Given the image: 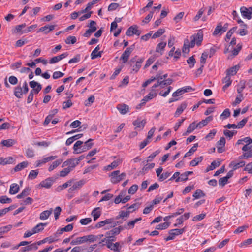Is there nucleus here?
<instances>
[{"label": "nucleus", "mask_w": 252, "mask_h": 252, "mask_svg": "<svg viewBox=\"0 0 252 252\" xmlns=\"http://www.w3.org/2000/svg\"><path fill=\"white\" fill-rule=\"evenodd\" d=\"M12 201L11 199L6 196H0V202L2 204L10 203Z\"/></svg>", "instance_id": "61"}, {"label": "nucleus", "mask_w": 252, "mask_h": 252, "mask_svg": "<svg viewBox=\"0 0 252 252\" xmlns=\"http://www.w3.org/2000/svg\"><path fill=\"white\" fill-rule=\"evenodd\" d=\"M29 88L26 81L23 84V87L19 85L14 88V94L18 98H22L23 94H26L28 92Z\"/></svg>", "instance_id": "2"}, {"label": "nucleus", "mask_w": 252, "mask_h": 252, "mask_svg": "<svg viewBox=\"0 0 252 252\" xmlns=\"http://www.w3.org/2000/svg\"><path fill=\"white\" fill-rule=\"evenodd\" d=\"M17 143L15 139H8L7 140H3L1 142V144L3 146L7 147H10Z\"/></svg>", "instance_id": "26"}, {"label": "nucleus", "mask_w": 252, "mask_h": 252, "mask_svg": "<svg viewBox=\"0 0 252 252\" xmlns=\"http://www.w3.org/2000/svg\"><path fill=\"white\" fill-rule=\"evenodd\" d=\"M74 180H69L65 183L63 184L62 185L59 186L57 188V191H60L61 190H63L64 189H65L67 188L69 186H71L72 185V184L73 183V181Z\"/></svg>", "instance_id": "34"}, {"label": "nucleus", "mask_w": 252, "mask_h": 252, "mask_svg": "<svg viewBox=\"0 0 252 252\" xmlns=\"http://www.w3.org/2000/svg\"><path fill=\"white\" fill-rule=\"evenodd\" d=\"M30 190L31 189L29 187H26L21 193L17 195L16 197L18 199H21L28 196L30 194Z\"/></svg>", "instance_id": "36"}, {"label": "nucleus", "mask_w": 252, "mask_h": 252, "mask_svg": "<svg viewBox=\"0 0 252 252\" xmlns=\"http://www.w3.org/2000/svg\"><path fill=\"white\" fill-rule=\"evenodd\" d=\"M240 11L242 16L244 18H246L248 19H251L252 16L251 15V12L249 11V9L247 7L243 6L240 8Z\"/></svg>", "instance_id": "27"}, {"label": "nucleus", "mask_w": 252, "mask_h": 252, "mask_svg": "<svg viewBox=\"0 0 252 252\" xmlns=\"http://www.w3.org/2000/svg\"><path fill=\"white\" fill-rule=\"evenodd\" d=\"M117 108L121 114H125L129 111L128 106L125 104L118 105Z\"/></svg>", "instance_id": "24"}, {"label": "nucleus", "mask_w": 252, "mask_h": 252, "mask_svg": "<svg viewBox=\"0 0 252 252\" xmlns=\"http://www.w3.org/2000/svg\"><path fill=\"white\" fill-rule=\"evenodd\" d=\"M101 214V211L100 207L95 208L93 210L91 213L94 221H95L100 216Z\"/></svg>", "instance_id": "25"}, {"label": "nucleus", "mask_w": 252, "mask_h": 252, "mask_svg": "<svg viewBox=\"0 0 252 252\" xmlns=\"http://www.w3.org/2000/svg\"><path fill=\"white\" fill-rule=\"evenodd\" d=\"M248 121V117H246L239 122L237 125L238 129L242 128Z\"/></svg>", "instance_id": "58"}, {"label": "nucleus", "mask_w": 252, "mask_h": 252, "mask_svg": "<svg viewBox=\"0 0 252 252\" xmlns=\"http://www.w3.org/2000/svg\"><path fill=\"white\" fill-rule=\"evenodd\" d=\"M12 228V225H8L7 226L0 227V234H4L10 231Z\"/></svg>", "instance_id": "56"}, {"label": "nucleus", "mask_w": 252, "mask_h": 252, "mask_svg": "<svg viewBox=\"0 0 252 252\" xmlns=\"http://www.w3.org/2000/svg\"><path fill=\"white\" fill-rule=\"evenodd\" d=\"M56 25H45L43 27L39 28L37 31V32H44V34H47L52 31L54 30L55 28Z\"/></svg>", "instance_id": "14"}, {"label": "nucleus", "mask_w": 252, "mask_h": 252, "mask_svg": "<svg viewBox=\"0 0 252 252\" xmlns=\"http://www.w3.org/2000/svg\"><path fill=\"white\" fill-rule=\"evenodd\" d=\"M223 33L222 31V25L221 24V23H219L216 26V27L215 29V30L214 32H213V35H216L219 34L220 35L222 34Z\"/></svg>", "instance_id": "45"}, {"label": "nucleus", "mask_w": 252, "mask_h": 252, "mask_svg": "<svg viewBox=\"0 0 252 252\" xmlns=\"http://www.w3.org/2000/svg\"><path fill=\"white\" fill-rule=\"evenodd\" d=\"M185 231L184 228L182 229H173L169 231V236L164 238V240L165 241H168L169 240H173L176 236H178L179 235L182 234Z\"/></svg>", "instance_id": "6"}, {"label": "nucleus", "mask_w": 252, "mask_h": 252, "mask_svg": "<svg viewBox=\"0 0 252 252\" xmlns=\"http://www.w3.org/2000/svg\"><path fill=\"white\" fill-rule=\"evenodd\" d=\"M53 212L52 208H50L48 210H45L43 211L40 214L39 219L41 220H45L47 219L51 215Z\"/></svg>", "instance_id": "21"}, {"label": "nucleus", "mask_w": 252, "mask_h": 252, "mask_svg": "<svg viewBox=\"0 0 252 252\" xmlns=\"http://www.w3.org/2000/svg\"><path fill=\"white\" fill-rule=\"evenodd\" d=\"M41 89V85H39L38 86V87H36V88H35V89H32L30 91V94L27 98L28 103H30L32 101L33 99L34 94H38L40 91Z\"/></svg>", "instance_id": "12"}, {"label": "nucleus", "mask_w": 252, "mask_h": 252, "mask_svg": "<svg viewBox=\"0 0 252 252\" xmlns=\"http://www.w3.org/2000/svg\"><path fill=\"white\" fill-rule=\"evenodd\" d=\"M70 252H88L87 250V247L84 246H76L74 247Z\"/></svg>", "instance_id": "44"}, {"label": "nucleus", "mask_w": 252, "mask_h": 252, "mask_svg": "<svg viewBox=\"0 0 252 252\" xmlns=\"http://www.w3.org/2000/svg\"><path fill=\"white\" fill-rule=\"evenodd\" d=\"M84 243H86L85 236L76 238L75 240H72L70 242V244L72 245H76Z\"/></svg>", "instance_id": "35"}, {"label": "nucleus", "mask_w": 252, "mask_h": 252, "mask_svg": "<svg viewBox=\"0 0 252 252\" xmlns=\"http://www.w3.org/2000/svg\"><path fill=\"white\" fill-rule=\"evenodd\" d=\"M187 106V103L186 102H183L180 105V106L177 108L174 114V116L175 117H178V116H179V115H181L184 111V110L186 108Z\"/></svg>", "instance_id": "19"}, {"label": "nucleus", "mask_w": 252, "mask_h": 252, "mask_svg": "<svg viewBox=\"0 0 252 252\" xmlns=\"http://www.w3.org/2000/svg\"><path fill=\"white\" fill-rule=\"evenodd\" d=\"M126 174L125 173H122L120 174L119 170H115L111 173V182L113 184H117L126 177Z\"/></svg>", "instance_id": "3"}, {"label": "nucleus", "mask_w": 252, "mask_h": 252, "mask_svg": "<svg viewBox=\"0 0 252 252\" xmlns=\"http://www.w3.org/2000/svg\"><path fill=\"white\" fill-rule=\"evenodd\" d=\"M242 150L244 152L239 157L240 159H247L252 157V145L250 144H245L242 147Z\"/></svg>", "instance_id": "5"}, {"label": "nucleus", "mask_w": 252, "mask_h": 252, "mask_svg": "<svg viewBox=\"0 0 252 252\" xmlns=\"http://www.w3.org/2000/svg\"><path fill=\"white\" fill-rule=\"evenodd\" d=\"M239 64L233 66L226 70V75L230 76L235 75L240 68Z\"/></svg>", "instance_id": "16"}, {"label": "nucleus", "mask_w": 252, "mask_h": 252, "mask_svg": "<svg viewBox=\"0 0 252 252\" xmlns=\"http://www.w3.org/2000/svg\"><path fill=\"white\" fill-rule=\"evenodd\" d=\"M197 147L198 144H194L193 146L188 152H187L185 154L184 157H187L191 156L194 152H195L196 151Z\"/></svg>", "instance_id": "52"}, {"label": "nucleus", "mask_w": 252, "mask_h": 252, "mask_svg": "<svg viewBox=\"0 0 252 252\" xmlns=\"http://www.w3.org/2000/svg\"><path fill=\"white\" fill-rule=\"evenodd\" d=\"M63 162L62 159H58L52 163V164L49 167L48 170L51 171L58 167Z\"/></svg>", "instance_id": "46"}, {"label": "nucleus", "mask_w": 252, "mask_h": 252, "mask_svg": "<svg viewBox=\"0 0 252 252\" xmlns=\"http://www.w3.org/2000/svg\"><path fill=\"white\" fill-rule=\"evenodd\" d=\"M245 165V162L244 161H241L239 162H235V161H232L230 163V165L232 166L233 169L234 170H236L237 169L244 166Z\"/></svg>", "instance_id": "42"}, {"label": "nucleus", "mask_w": 252, "mask_h": 252, "mask_svg": "<svg viewBox=\"0 0 252 252\" xmlns=\"http://www.w3.org/2000/svg\"><path fill=\"white\" fill-rule=\"evenodd\" d=\"M157 95V93L156 92H154L152 90L147 94L146 95L145 97L146 99H147V101L151 100L154 97H156Z\"/></svg>", "instance_id": "64"}, {"label": "nucleus", "mask_w": 252, "mask_h": 252, "mask_svg": "<svg viewBox=\"0 0 252 252\" xmlns=\"http://www.w3.org/2000/svg\"><path fill=\"white\" fill-rule=\"evenodd\" d=\"M120 160H117L113 161L110 164L105 167V169L106 170H111L116 168L120 164Z\"/></svg>", "instance_id": "41"}, {"label": "nucleus", "mask_w": 252, "mask_h": 252, "mask_svg": "<svg viewBox=\"0 0 252 252\" xmlns=\"http://www.w3.org/2000/svg\"><path fill=\"white\" fill-rule=\"evenodd\" d=\"M77 41L76 38L73 36H68L65 40V42L67 44H73Z\"/></svg>", "instance_id": "49"}, {"label": "nucleus", "mask_w": 252, "mask_h": 252, "mask_svg": "<svg viewBox=\"0 0 252 252\" xmlns=\"http://www.w3.org/2000/svg\"><path fill=\"white\" fill-rule=\"evenodd\" d=\"M225 139L223 137H221L220 140L217 142V148L219 153H221L225 151L224 147L225 146Z\"/></svg>", "instance_id": "11"}, {"label": "nucleus", "mask_w": 252, "mask_h": 252, "mask_svg": "<svg viewBox=\"0 0 252 252\" xmlns=\"http://www.w3.org/2000/svg\"><path fill=\"white\" fill-rule=\"evenodd\" d=\"M223 133L225 136L228 137L230 139L234 134L237 133V131L235 130L230 131L228 130H225L223 131Z\"/></svg>", "instance_id": "60"}, {"label": "nucleus", "mask_w": 252, "mask_h": 252, "mask_svg": "<svg viewBox=\"0 0 252 252\" xmlns=\"http://www.w3.org/2000/svg\"><path fill=\"white\" fill-rule=\"evenodd\" d=\"M29 163L28 161H23L18 164L14 168L15 172H18L22 170V169L26 168Z\"/></svg>", "instance_id": "32"}, {"label": "nucleus", "mask_w": 252, "mask_h": 252, "mask_svg": "<svg viewBox=\"0 0 252 252\" xmlns=\"http://www.w3.org/2000/svg\"><path fill=\"white\" fill-rule=\"evenodd\" d=\"M187 62L188 63L189 67L191 68L194 66V64L196 63V60L193 56H191L187 60Z\"/></svg>", "instance_id": "59"}, {"label": "nucleus", "mask_w": 252, "mask_h": 252, "mask_svg": "<svg viewBox=\"0 0 252 252\" xmlns=\"http://www.w3.org/2000/svg\"><path fill=\"white\" fill-rule=\"evenodd\" d=\"M241 49H242V45L240 44H237L236 48H234L232 51V56L234 57V56H237L239 52L241 51Z\"/></svg>", "instance_id": "62"}, {"label": "nucleus", "mask_w": 252, "mask_h": 252, "mask_svg": "<svg viewBox=\"0 0 252 252\" xmlns=\"http://www.w3.org/2000/svg\"><path fill=\"white\" fill-rule=\"evenodd\" d=\"M83 144V142L81 141H77L75 142L73 146V153L74 154H80L81 153V148L80 149V147H82Z\"/></svg>", "instance_id": "31"}, {"label": "nucleus", "mask_w": 252, "mask_h": 252, "mask_svg": "<svg viewBox=\"0 0 252 252\" xmlns=\"http://www.w3.org/2000/svg\"><path fill=\"white\" fill-rule=\"evenodd\" d=\"M137 29L136 26H130L126 31V35L128 36H132L136 33Z\"/></svg>", "instance_id": "43"}, {"label": "nucleus", "mask_w": 252, "mask_h": 252, "mask_svg": "<svg viewBox=\"0 0 252 252\" xmlns=\"http://www.w3.org/2000/svg\"><path fill=\"white\" fill-rule=\"evenodd\" d=\"M15 159L12 157H8L5 158L1 157V165L10 164L15 163Z\"/></svg>", "instance_id": "28"}, {"label": "nucleus", "mask_w": 252, "mask_h": 252, "mask_svg": "<svg viewBox=\"0 0 252 252\" xmlns=\"http://www.w3.org/2000/svg\"><path fill=\"white\" fill-rule=\"evenodd\" d=\"M100 49L99 45H97L95 49L92 51L91 54V59H94L98 57H101L102 55V51L97 52Z\"/></svg>", "instance_id": "23"}, {"label": "nucleus", "mask_w": 252, "mask_h": 252, "mask_svg": "<svg viewBox=\"0 0 252 252\" xmlns=\"http://www.w3.org/2000/svg\"><path fill=\"white\" fill-rule=\"evenodd\" d=\"M135 48V45L132 44L129 47H127L125 51L123 52L121 56L120 59L122 60L123 63H126L128 61L129 57Z\"/></svg>", "instance_id": "7"}, {"label": "nucleus", "mask_w": 252, "mask_h": 252, "mask_svg": "<svg viewBox=\"0 0 252 252\" xmlns=\"http://www.w3.org/2000/svg\"><path fill=\"white\" fill-rule=\"evenodd\" d=\"M56 241H57V239H56V238H54L53 236H51L50 237H46L42 240H40L39 241L36 242V244H37V246H38V245H40L44 244L46 242H49V243H53Z\"/></svg>", "instance_id": "20"}, {"label": "nucleus", "mask_w": 252, "mask_h": 252, "mask_svg": "<svg viewBox=\"0 0 252 252\" xmlns=\"http://www.w3.org/2000/svg\"><path fill=\"white\" fill-rule=\"evenodd\" d=\"M104 236L105 237L98 242V245L100 247L107 246L108 244H112L113 242L116 240L115 235H108V233H106Z\"/></svg>", "instance_id": "4"}, {"label": "nucleus", "mask_w": 252, "mask_h": 252, "mask_svg": "<svg viewBox=\"0 0 252 252\" xmlns=\"http://www.w3.org/2000/svg\"><path fill=\"white\" fill-rule=\"evenodd\" d=\"M93 140L92 139H89L88 141L85 142L84 144L80 147V149L81 148V153L86 151L87 150L90 149L92 147L93 144L91 143Z\"/></svg>", "instance_id": "29"}, {"label": "nucleus", "mask_w": 252, "mask_h": 252, "mask_svg": "<svg viewBox=\"0 0 252 252\" xmlns=\"http://www.w3.org/2000/svg\"><path fill=\"white\" fill-rule=\"evenodd\" d=\"M222 82L223 84H225L222 87L223 91H225L227 88L231 85L232 80L229 75H226V76L223 78Z\"/></svg>", "instance_id": "17"}, {"label": "nucleus", "mask_w": 252, "mask_h": 252, "mask_svg": "<svg viewBox=\"0 0 252 252\" xmlns=\"http://www.w3.org/2000/svg\"><path fill=\"white\" fill-rule=\"evenodd\" d=\"M132 212L133 211L131 210H127L126 211H120L119 215L115 217V219L118 220L120 218H124V217L128 218L129 216V214Z\"/></svg>", "instance_id": "37"}, {"label": "nucleus", "mask_w": 252, "mask_h": 252, "mask_svg": "<svg viewBox=\"0 0 252 252\" xmlns=\"http://www.w3.org/2000/svg\"><path fill=\"white\" fill-rule=\"evenodd\" d=\"M104 236L103 234H99L98 235H94L90 234L85 236L86 242H89V243H93L98 240L102 239Z\"/></svg>", "instance_id": "10"}, {"label": "nucleus", "mask_w": 252, "mask_h": 252, "mask_svg": "<svg viewBox=\"0 0 252 252\" xmlns=\"http://www.w3.org/2000/svg\"><path fill=\"white\" fill-rule=\"evenodd\" d=\"M38 247L37 246L36 243H32L30 245H28L26 247L22 248L20 249L21 252H25L26 251H30L32 250H37Z\"/></svg>", "instance_id": "22"}, {"label": "nucleus", "mask_w": 252, "mask_h": 252, "mask_svg": "<svg viewBox=\"0 0 252 252\" xmlns=\"http://www.w3.org/2000/svg\"><path fill=\"white\" fill-rule=\"evenodd\" d=\"M38 173L39 172L38 170H31L29 174L28 178L31 180L36 178L38 174Z\"/></svg>", "instance_id": "54"}, {"label": "nucleus", "mask_w": 252, "mask_h": 252, "mask_svg": "<svg viewBox=\"0 0 252 252\" xmlns=\"http://www.w3.org/2000/svg\"><path fill=\"white\" fill-rule=\"evenodd\" d=\"M196 128H197V127L196 126L195 123L193 122L189 125V126L187 128V131L184 133L183 135L184 136L187 135L191 133Z\"/></svg>", "instance_id": "38"}, {"label": "nucleus", "mask_w": 252, "mask_h": 252, "mask_svg": "<svg viewBox=\"0 0 252 252\" xmlns=\"http://www.w3.org/2000/svg\"><path fill=\"white\" fill-rule=\"evenodd\" d=\"M205 196V194L203 193L202 190L201 189H197L195 192L193 194V197L194 199H199L201 197H204Z\"/></svg>", "instance_id": "47"}, {"label": "nucleus", "mask_w": 252, "mask_h": 252, "mask_svg": "<svg viewBox=\"0 0 252 252\" xmlns=\"http://www.w3.org/2000/svg\"><path fill=\"white\" fill-rule=\"evenodd\" d=\"M47 225V223H39L34 227L32 229L35 234L42 231L44 229V226Z\"/></svg>", "instance_id": "39"}, {"label": "nucleus", "mask_w": 252, "mask_h": 252, "mask_svg": "<svg viewBox=\"0 0 252 252\" xmlns=\"http://www.w3.org/2000/svg\"><path fill=\"white\" fill-rule=\"evenodd\" d=\"M230 115V112L229 109H226L220 116V118L222 120H225L228 118Z\"/></svg>", "instance_id": "55"}, {"label": "nucleus", "mask_w": 252, "mask_h": 252, "mask_svg": "<svg viewBox=\"0 0 252 252\" xmlns=\"http://www.w3.org/2000/svg\"><path fill=\"white\" fill-rule=\"evenodd\" d=\"M19 185L16 183H13L10 186L9 193L12 195L15 194L19 192Z\"/></svg>", "instance_id": "30"}, {"label": "nucleus", "mask_w": 252, "mask_h": 252, "mask_svg": "<svg viewBox=\"0 0 252 252\" xmlns=\"http://www.w3.org/2000/svg\"><path fill=\"white\" fill-rule=\"evenodd\" d=\"M166 45V43L162 42L159 43H158L156 47V51L157 52H160L162 51H163L164 49V48L165 47Z\"/></svg>", "instance_id": "57"}, {"label": "nucleus", "mask_w": 252, "mask_h": 252, "mask_svg": "<svg viewBox=\"0 0 252 252\" xmlns=\"http://www.w3.org/2000/svg\"><path fill=\"white\" fill-rule=\"evenodd\" d=\"M96 29L97 28H93L92 29H89L87 30L86 32L84 33L83 36L86 37H90L91 34L94 32Z\"/></svg>", "instance_id": "63"}, {"label": "nucleus", "mask_w": 252, "mask_h": 252, "mask_svg": "<svg viewBox=\"0 0 252 252\" xmlns=\"http://www.w3.org/2000/svg\"><path fill=\"white\" fill-rule=\"evenodd\" d=\"M170 223L169 222H165L162 223H160L158 225H157L156 229L158 230H164L167 228L169 225Z\"/></svg>", "instance_id": "48"}, {"label": "nucleus", "mask_w": 252, "mask_h": 252, "mask_svg": "<svg viewBox=\"0 0 252 252\" xmlns=\"http://www.w3.org/2000/svg\"><path fill=\"white\" fill-rule=\"evenodd\" d=\"M146 122L145 120H137L133 122L134 126H136V128L143 129L145 126Z\"/></svg>", "instance_id": "33"}, {"label": "nucleus", "mask_w": 252, "mask_h": 252, "mask_svg": "<svg viewBox=\"0 0 252 252\" xmlns=\"http://www.w3.org/2000/svg\"><path fill=\"white\" fill-rule=\"evenodd\" d=\"M57 158L56 156H51L50 157L44 158L42 159L38 160L36 162L35 167H39L42 164H45L51 160H54Z\"/></svg>", "instance_id": "13"}, {"label": "nucleus", "mask_w": 252, "mask_h": 252, "mask_svg": "<svg viewBox=\"0 0 252 252\" xmlns=\"http://www.w3.org/2000/svg\"><path fill=\"white\" fill-rule=\"evenodd\" d=\"M203 160V157L200 156L198 158H195L190 162V165L192 166H196L199 162H201Z\"/></svg>", "instance_id": "51"}, {"label": "nucleus", "mask_w": 252, "mask_h": 252, "mask_svg": "<svg viewBox=\"0 0 252 252\" xmlns=\"http://www.w3.org/2000/svg\"><path fill=\"white\" fill-rule=\"evenodd\" d=\"M144 60V58L138 59L136 62L132 64V65H130L132 67V70L135 73L137 72L141 66V64Z\"/></svg>", "instance_id": "15"}, {"label": "nucleus", "mask_w": 252, "mask_h": 252, "mask_svg": "<svg viewBox=\"0 0 252 252\" xmlns=\"http://www.w3.org/2000/svg\"><path fill=\"white\" fill-rule=\"evenodd\" d=\"M220 165V162H216V161H213V162H212L211 165L207 168L206 170L207 171L213 170L214 169H215L217 167H218Z\"/></svg>", "instance_id": "53"}, {"label": "nucleus", "mask_w": 252, "mask_h": 252, "mask_svg": "<svg viewBox=\"0 0 252 252\" xmlns=\"http://www.w3.org/2000/svg\"><path fill=\"white\" fill-rule=\"evenodd\" d=\"M85 184V181L84 179L80 180L78 181L73 182L71 187L68 190V193L66 194V197L68 199L72 198L75 192L80 189Z\"/></svg>", "instance_id": "1"}, {"label": "nucleus", "mask_w": 252, "mask_h": 252, "mask_svg": "<svg viewBox=\"0 0 252 252\" xmlns=\"http://www.w3.org/2000/svg\"><path fill=\"white\" fill-rule=\"evenodd\" d=\"M165 31L164 29L160 28L156 32H155L152 36V38L155 39L160 37L165 32Z\"/></svg>", "instance_id": "50"}, {"label": "nucleus", "mask_w": 252, "mask_h": 252, "mask_svg": "<svg viewBox=\"0 0 252 252\" xmlns=\"http://www.w3.org/2000/svg\"><path fill=\"white\" fill-rule=\"evenodd\" d=\"M53 180L51 179V178H48L41 182L39 186H41L42 187H44L46 189H49L51 188Z\"/></svg>", "instance_id": "18"}, {"label": "nucleus", "mask_w": 252, "mask_h": 252, "mask_svg": "<svg viewBox=\"0 0 252 252\" xmlns=\"http://www.w3.org/2000/svg\"><path fill=\"white\" fill-rule=\"evenodd\" d=\"M194 91V89L191 86H187L178 89L172 94V96L174 97L181 95L186 92H190Z\"/></svg>", "instance_id": "8"}, {"label": "nucleus", "mask_w": 252, "mask_h": 252, "mask_svg": "<svg viewBox=\"0 0 252 252\" xmlns=\"http://www.w3.org/2000/svg\"><path fill=\"white\" fill-rule=\"evenodd\" d=\"M124 242H122L121 243L117 242L112 244L110 243L109 244H108L107 247L114 252H120L122 245H124Z\"/></svg>", "instance_id": "9"}, {"label": "nucleus", "mask_w": 252, "mask_h": 252, "mask_svg": "<svg viewBox=\"0 0 252 252\" xmlns=\"http://www.w3.org/2000/svg\"><path fill=\"white\" fill-rule=\"evenodd\" d=\"M140 220H141V218L140 217L127 222L126 224L127 229L134 228L135 224Z\"/></svg>", "instance_id": "40"}]
</instances>
